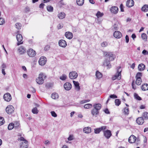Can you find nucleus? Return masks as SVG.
<instances>
[{"label":"nucleus","instance_id":"f03ea898","mask_svg":"<svg viewBox=\"0 0 148 148\" xmlns=\"http://www.w3.org/2000/svg\"><path fill=\"white\" fill-rule=\"evenodd\" d=\"M46 77V76L44 75L42 73H40L38 77L36 79L37 83L39 84H42L44 83V78H45Z\"/></svg>","mask_w":148,"mask_h":148},{"label":"nucleus","instance_id":"680f3d73","mask_svg":"<svg viewBox=\"0 0 148 148\" xmlns=\"http://www.w3.org/2000/svg\"><path fill=\"white\" fill-rule=\"evenodd\" d=\"M46 86L48 88L51 87V84L50 83H47L46 85Z\"/></svg>","mask_w":148,"mask_h":148},{"label":"nucleus","instance_id":"dca6fc26","mask_svg":"<svg viewBox=\"0 0 148 148\" xmlns=\"http://www.w3.org/2000/svg\"><path fill=\"white\" fill-rule=\"evenodd\" d=\"M121 67H119L117 70L116 74L115 75L119 79H120L121 78Z\"/></svg>","mask_w":148,"mask_h":148},{"label":"nucleus","instance_id":"2f4dec72","mask_svg":"<svg viewBox=\"0 0 148 148\" xmlns=\"http://www.w3.org/2000/svg\"><path fill=\"white\" fill-rule=\"evenodd\" d=\"M141 38L144 41H146L147 40V36L146 34L142 33L141 35Z\"/></svg>","mask_w":148,"mask_h":148},{"label":"nucleus","instance_id":"7ed1b4c3","mask_svg":"<svg viewBox=\"0 0 148 148\" xmlns=\"http://www.w3.org/2000/svg\"><path fill=\"white\" fill-rule=\"evenodd\" d=\"M103 55L105 57L109 58L110 61L114 60L116 58L115 55H113L112 52H104Z\"/></svg>","mask_w":148,"mask_h":148},{"label":"nucleus","instance_id":"c03bdc74","mask_svg":"<svg viewBox=\"0 0 148 148\" xmlns=\"http://www.w3.org/2000/svg\"><path fill=\"white\" fill-rule=\"evenodd\" d=\"M142 73L140 72L138 73L136 75V78H141V77L142 76Z\"/></svg>","mask_w":148,"mask_h":148},{"label":"nucleus","instance_id":"f257e3e1","mask_svg":"<svg viewBox=\"0 0 148 148\" xmlns=\"http://www.w3.org/2000/svg\"><path fill=\"white\" fill-rule=\"evenodd\" d=\"M94 108L91 110V114L93 116H96L99 114V110L101 109V106L100 104H95L93 106Z\"/></svg>","mask_w":148,"mask_h":148},{"label":"nucleus","instance_id":"ea45409f","mask_svg":"<svg viewBox=\"0 0 148 148\" xmlns=\"http://www.w3.org/2000/svg\"><path fill=\"white\" fill-rule=\"evenodd\" d=\"M103 14L101 13L100 11H98L96 14V16L97 18L101 17L103 16Z\"/></svg>","mask_w":148,"mask_h":148},{"label":"nucleus","instance_id":"052dcab7","mask_svg":"<svg viewBox=\"0 0 148 148\" xmlns=\"http://www.w3.org/2000/svg\"><path fill=\"white\" fill-rule=\"evenodd\" d=\"M68 139L69 140L71 141L73 139V136L70 135L68 138Z\"/></svg>","mask_w":148,"mask_h":148},{"label":"nucleus","instance_id":"6e6d98bb","mask_svg":"<svg viewBox=\"0 0 148 148\" xmlns=\"http://www.w3.org/2000/svg\"><path fill=\"white\" fill-rule=\"evenodd\" d=\"M125 40L126 43H128L129 42V38L127 35H126L125 37Z\"/></svg>","mask_w":148,"mask_h":148},{"label":"nucleus","instance_id":"49530a36","mask_svg":"<svg viewBox=\"0 0 148 148\" xmlns=\"http://www.w3.org/2000/svg\"><path fill=\"white\" fill-rule=\"evenodd\" d=\"M129 110L128 108H125L124 109V112L125 114H129Z\"/></svg>","mask_w":148,"mask_h":148},{"label":"nucleus","instance_id":"37998d69","mask_svg":"<svg viewBox=\"0 0 148 148\" xmlns=\"http://www.w3.org/2000/svg\"><path fill=\"white\" fill-rule=\"evenodd\" d=\"M66 78V76L65 74H63L62 75L60 76V79L62 80H64Z\"/></svg>","mask_w":148,"mask_h":148},{"label":"nucleus","instance_id":"de8ad7c7","mask_svg":"<svg viewBox=\"0 0 148 148\" xmlns=\"http://www.w3.org/2000/svg\"><path fill=\"white\" fill-rule=\"evenodd\" d=\"M101 129L99 128H96L95 129V134H99L101 132Z\"/></svg>","mask_w":148,"mask_h":148},{"label":"nucleus","instance_id":"a18cd8bd","mask_svg":"<svg viewBox=\"0 0 148 148\" xmlns=\"http://www.w3.org/2000/svg\"><path fill=\"white\" fill-rule=\"evenodd\" d=\"M143 116L146 119H148V113L146 112L143 113Z\"/></svg>","mask_w":148,"mask_h":148},{"label":"nucleus","instance_id":"e2e57ef3","mask_svg":"<svg viewBox=\"0 0 148 148\" xmlns=\"http://www.w3.org/2000/svg\"><path fill=\"white\" fill-rule=\"evenodd\" d=\"M101 129V130H105L106 129V126H101V127L99 128Z\"/></svg>","mask_w":148,"mask_h":148},{"label":"nucleus","instance_id":"f704fd0d","mask_svg":"<svg viewBox=\"0 0 148 148\" xmlns=\"http://www.w3.org/2000/svg\"><path fill=\"white\" fill-rule=\"evenodd\" d=\"M92 106L91 104L88 103L85 104L84 106V108L86 109H89L91 108Z\"/></svg>","mask_w":148,"mask_h":148},{"label":"nucleus","instance_id":"f8f14e48","mask_svg":"<svg viewBox=\"0 0 148 148\" xmlns=\"http://www.w3.org/2000/svg\"><path fill=\"white\" fill-rule=\"evenodd\" d=\"M136 140V137L134 135H131L129 138L128 142L130 143H134Z\"/></svg>","mask_w":148,"mask_h":148},{"label":"nucleus","instance_id":"0e129e2a","mask_svg":"<svg viewBox=\"0 0 148 148\" xmlns=\"http://www.w3.org/2000/svg\"><path fill=\"white\" fill-rule=\"evenodd\" d=\"M1 67L2 69H4L6 67V65L5 64L3 63L1 66Z\"/></svg>","mask_w":148,"mask_h":148},{"label":"nucleus","instance_id":"5701e85b","mask_svg":"<svg viewBox=\"0 0 148 148\" xmlns=\"http://www.w3.org/2000/svg\"><path fill=\"white\" fill-rule=\"evenodd\" d=\"M73 83L74 85L75 90L77 91H79L80 89V87L79 86V84L77 82L73 81Z\"/></svg>","mask_w":148,"mask_h":148},{"label":"nucleus","instance_id":"6ab92c4d","mask_svg":"<svg viewBox=\"0 0 148 148\" xmlns=\"http://www.w3.org/2000/svg\"><path fill=\"white\" fill-rule=\"evenodd\" d=\"M134 5V2L133 0H127L126 2V5L128 7H131Z\"/></svg>","mask_w":148,"mask_h":148},{"label":"nucleus","instance_id":"9d476101","mask_svg":"<svg viewBox=\"0 0 148 148\" xmlns=\"http://www.w3.org/2000/svg\"><path fill=\"white\" fill-rule=\"evenodd\" d=\"M58 44L59 45L62 47H65L67 45L66 42L64 40L61 39L59 41Z\"/></svg>","mask_w":148,"mask_h":148},{"label":"nucleus","instance_id":"4be33fe9","mask_svg":"<svg viewBox=\"0 0 148 148\" xmlns=\"http://www.w3.org/2000/svg\"><path fill=\"white\" fill-rule=\"evenodd\" d=\"M65 36L67 38L71 39L73 37V34L71 32H68L65 33Z\"/></svg>","mask_w":148,"mask_h":148},{"label":"nucleus","instance_id":"58836bf2","mask_svg":"<svg viewBox=\"0 0 148 148\" xmlns=\"http://www.w3.org/2000/svg\"><path fill=\"white\" fill-rule=\"evenodd\" d=\"M5 121L3 117L0 116V126L3 124Z\"/></svg>","mask_w":148,"mask_h":148},{"label":"nucleus","instance_id":"bb28decb","mask_svg":"<svg viewBox=\"0 0 148 148\" xmlns=\"http://www.w3.org/2000/svg\"><path fill=\"white\" fill-rule=\"evenodd\" d=\"M58 17L60 19H62L64 18L65 17V14L63 12H61L58 14Z\"/></svg>","mask_w":148,"mask_h":148},{"label":"nucleus","instance_id":"20e7f679","mask_svg":"<svg viewBox=\"0 0 148 148\" xmlns=\"http://www.w3.org/2000/svg\"><path fill=\"white\" fill-rule=\"evenodd\" d=\"M14 108L12 106L9 105L6 107V111L8 114H10L14 112Z\"/></svg>","mask_w":148,"mask_h":148},{"label":"nucleus","instance_id":"423d86ee","mask_svg":"<svg viewBox=\"0 0 148 148\" xmlns=\"http://www.w3.org/2000/svg\"><path fill=\"white\" fill-rule=\"evenodd\" d=\"M78 76L77 73L75 71H72L70 72L69 74V76L70 78L71 79H76Z\"/></svg>","mask_w":148,"mask_h":148},{"label":"nucleus","instance_id":"412c9836","mask_svg":"<svg viewBox=\"0 0 148 148\" xmlns=\"http://www.w3.org/2000/svg\"><path fill=\"white\" fill-rule=\"evenodd\" d=\"M20 148H27L28 141L25 140L24 142H21L20 144Z\"/></svg>","mask_w":148,"mask_h":148},{"label":"nucleus","instance_id":"603ef678","mask_svg":"<svg viewBox=\"0 0 148 148\" xmlns=\"http://www.w3.org/2000/svg\"><path fill=\"white\" fill-rule=\"evenodd\" d=\"M108 45V43L106 42H103L101 44V46L103 47H105L107 46Z\"/></svg>","mask_w":148,"mask_h":148},{"label":"nucleus","instance_id":"72a5a7b5","mask_svg":"<svg viewBox=\"0 0 148 148\" xmlns=\"http://www.w3.org/2000/svg\"><path fill=\"white\" fill-rule=\"evenodd\" d=\"M117 96L114 94H113V95H110L109 97L108 98L107 101H106V103H107L109 100H110V98H112V99H114V98H117Z\"/></svg>","mask_w":148,"mask_h":148},{"label":"nucleus","instance_id":"338daca9","mask_svg":"<svg viewBox=\"0 0 148 148\" xmlns=\"http://www.w3.org/2000/svg\"><path fill=\"white\" fill-rule=\"evenodd\" d=\"M86 103V100H84L81 101H80V103L81 104H82Z\"/></svg>","mask_w":148,"mask_h":148},{"label":"nucleus","instance_id":"4468645a","mask_svg":"<svg viewBox=\"0 0 148 148\" xmlns=\"http://www.w3.org/2000/svg\"><path fill=\"white\" fill-rule=\"evenodd\" d=\"M72 86L71 84L68 82L65 83L64 85V89L66 90H70Z\"/></svg>","mask_w":148,"mask_h":148},{"label":"nucleus","instance_id":"aec40b11","mask_svg":"<svg viewBox=\"0 0 148 148\" xmlns=\"http://www.w3.org/2000/svg\"><path fill=\"white\" fill-rule=\"evenodd\" d=\"M136 123L139 125H142L144 122V119L143 117H140L137 118L136 120Z\"/></svg>","mask_w":148,"mask_h":148},{"label":"nucleus","instance_id":"4c0bfd02","mask_svg":"<svg viewBox=\"0 0 148 148\" xmlns=\"http://www.w3.org/2000/svg\"><path fill=\"white\" fill-rule=\"evenodd\" d=\"M121 101L119 99H116L115 100V105L117 106H119L121 104Z\"/></svg>","mask_w":148,"mask_h":148},{"label":"nucleus","instance_id":"c85d7f7f","mask_svg":"<svg viewBox=\"0 0 148 148\" xmlns=\"http://www.w3.org/2000/svg\"><path fill=\"white\" fill-rule=\"evenodd\" d=\"M97 78L99 79L102 77V74L98 71H97L95 74Z\"/></svg>","mask_w":148,"mask_h":148},{"label":"nucleus","instance_id":"79ce46f5","mask_svg":"<svg viewBox=\"0 0 148 148\" xmlns=\"http://www.w3.org/2000/svg\"><path fill=\"white\" fill-rule=\"evenodd\" d=\"M47 9L48 11L50 12H53V7L50 5H48L47 6Z\"/></svg>","mask_w":148,"mask_h":148},{"label":"nucleus","instance_id":"6e6552de","mask_svg":"<svg viewBox=\"0 0 148 148\" xmlns=\"http://www.w3.org/2000/svg\"><path fill=\"white\" fill-rule=\"evenodd\" d=\"M3 98L7 101H10L12 99L11 95L9 93H7L4 95Z\"/></svg>","mask_w":148,"mask_h":148},{"label":"nucleus","instance_id":"8fccbe9b","mask_svg":"<svg viewBox=\"0 0 148 148\" xmlns=\"http://www.w3.org/2000/svg\"><path fill=\"white\" fill-rule=\"evenodd\" d=\"M63 26V25L62 23H60L59 24L58 26V29H60L62 28Z\"/></svg>","mask_w":148,"mask_h":148},{"label":"nucleus","instance_id":"1a4fd4ad","mask_svg":"<svg viewBox=\"0 0 148 148\" xmlns=\"http://www.w3.org/2000/svg\"><path fill=\"white\" fill-rule=\"evenodd\" d=\"M28 55L30 57H33L35 56L36 53L35 51L32 49H29L27 51Z\"/></svg>","mask_w":148,"mask_h":148},{"label":"nucleus","instance_id":"7c9ffc66","mask_svg":"<svg viewBox=\"0 0 148 148\" xmlns=\"http://www.w3.org/2000/svg\"><path fill=\"white\" fill-rule=\"evenodd\" d=\"M84 0H77V4L80 6L82 5L84 3Z\"/></svg>","mask_w":148,"mask_h":148},{"label":"nucleus","instance_id":"69168bd1","mask_svg":"<svg viewBox=\"0 0 148 148\" xmlns=\"http://www.w3.org/2000/svg\"><path fill=\"white\" fill-rule=\"evenodd\" d=\"M135 82V81L134 80H133V81H132V88L134 89H135L136 88L134 86V83Z\"/></svg>","mask_w":148,"mask_h":148},{"label":"nucleus","instance_id":"a878e982","mask_svg":"<svg viewBox=\"0 0 148 148\" xmlns=\"http://www.w3.org/2000/svg\"><path fill=\"white\" fill-rule=\"evenodd\" d=\"M142 90L145 91L148 90V84H143L141 87Z\"/></svg>","mask_w":148,"mask_h":148},{"label":"nucleus","instance_id":"4d7b16f0","mask_svg":"<svg viewBox=\"0 0 148 148\" xmlns=\"http://www.w3.org/2000/svg\"><path fill=\"white\" fill-rule=\"evenodd\" d=\"M30 90L33 93H34L36 92L35 89L33 87H31L30 88Z\"/></svg>","mask_w":148,"mask_h":148},{"label":"nucleus","instance_id":"b1692460","mask_svg":"<svg viewBox=\"0 0 148 148\" xmlns=\"http://www.w3.org/2000/svg\"><path fill=\"white\" fill-rule=\"evenodd\" d=\"M145 67V65L143 64H139L138 66V69L139 71H143L144 70Z\"/></svg>","mask_w":148,"mask_h":148},{"label":"nucleus","instance_id":"3c124183","mask_svg":"<svg viewBox=\"0 0 148 148\" xmlns=\"http://www.w3.org/2000/svg\"><path fill=\"white\" fill-rule=\"evenodd\" d=\"M120 9L121 10V12H123L124 11V6L122 3L120 5Z\"/></svg>","mask_w":148,"mask_h":148},{"label":"nucleus","instance_id":"774afa93","mask_svg":"<svg viewBox=\"0 0 148 148\" xmlns=\"http://www.w3.org/2000/svg\"><path fill=\"white\" fill-rule=\"evenodd\" d=\"M45 5V4L43 3H41L39 5V7L40 8H43L44 6Z\"/></svg>","mask_w":148,"mask_h":148},{"label":"nucleus","instance_id":"39448f33","mask_svg":"<svg viewBox=\"0 0 148 148\" xmlns=\"http://www.w3.org/2000/svg\"><path fill=\"white\" fill-rule=\"evenodd\" d=\"M16 38L18 42L17 43V45H19L23 44V42L22 41L23 40V37L22 35L20 34H18L17 35Z\"/></svg>","mask_w":148,"mask_h":148},{"label":"nucleus","instance_id":"9b49d317","mask_svg":"<svg viewBox=\"0 0 148 148\" xmlns=\"http://www.w3.org/2000/svg\"><path fill=\"white\" fill-rule=\"evenodd\" d=\"M17 124V125L16 126L15 124H14L13 123H10L8 125V129L9 130H12L14 127H15V128L17 127H18L19 125V123L17 122L16 123Z\"/></svg>","mask_w":148,"mask_h":148},{"label":"nucleus","instance_id":"cd10ccee","mask_svg":"<svg viewBox=\"0 0 148 148\" xmlns=\"http://www.w3.org/2000/svg\"><path fill=\"white\" fill-rule=\"evenodd\" d=\"M141 10L145 12H147L148 11V5L145 4L142 7L141 9Z\"/></svg>","mask_w":148,"mask_h":148},{"label":"nucleus","instance_id":"864d4df0","mask_svg":"<svg viewBox=\"0 0 148 148\" xmlns=\"http://www.w3.org/2000/svg\"><path fill=\"white\" fill-rule=\"evenodd\" d=\"M50 48V46L49 45H46L44 49L45 51H48Z\"/></svg>","mask_w":148,"mask_h":148},{"label":"nucleus","instance_id":"a211bd4d","mask_svg":"<svg viewBox=\"0 0 148 148\" xmlns=\"http://www.w3.org/2000/svg\"><path fill=\"white\" fill-rule=\"evenodd\" d=\"M110 11L112 13L116 14L118 13L119 9L116 6H112L111 8Z\"/></svg>","mask_w":148,"mask_h":148},{"label":"nucleus","instance_id":"0eeeda50","mask_svg":"<svg viewBox=\"0 0 148 148\" xmlns=\"http://www.w3.org/2000/svg\"><path fill=\"white\" fill-rule=\"evenodd\" d=\"M46 58L44 56L40 58L38 61V63L40 65L43 66L44 65L46 62Z\"/></svg>","mask_w":148,"mask_h":148},{"label":"nucleus","instance_id":"c9c22d12","mask_svg":"<svg viewBox=\"0 0 148 148\" xmlns=\"http://www.w3.org/2000/svg\"><path fill=\"white\" fill-rule=\"evenodd\" d=\"M142 82V81L141 78H136V83L137 85H140Z\"/></svg>","mask_w":148,"mask_h":148},{"label":"nucleus","instance_id":"473e14b6","mask_svg":"<svg viewBox=\"0 0 148 148\" xmlns=\"http://www.w3.org/2000/svg\"><path fill=\"white\" fill-rule=\"evenodd\" d=\"M15 27L17 29H21L22 27V25L19 23H16Z\"/></svg>","mask_w":148,"mask_h":148},{"label":"nucleus","instance_id":"09e8293b","mask_svg":"<svg viewBox=\"0 0 148 148\" xmlns=\"http://www.w3.org/2000/svg\"><path fill=\"white\" fill-rule=\"evenodd\" d=\"M51 113L52 116L55 117H56L57 116V114L54 111H51Z\"/></svg>","mask_w":148,"mask_h":148},{"label":"nucleus","instance_id":"c756f323","mask_svg":"<svg viewBox=\"0 0 148 148\" xmlns=\"http://www.w3.org/2000/svg\"><path fill=\"white\" fill-rule=\"evenodd\" d=\"M51 97L53 99H57L59 97L58 94L56 93H53L51 95Z\"/></svg>","mask_w":148,"mask_h":148},{"label":"nucleus","instance_id":"13d9d810","mask_svg":"<svg viewBox=\"0 0 148 148\" xmlns=\"http://www.w3.org/2000/svg\"><path fill=\"white\" fill-rule=\"evenodd\" d=\"M4 22V20L3 18H0V25H2Z\"/></svg>","mask_w":148,"mask_h":148},{"label":"nucleus","instance_id":"f3484780","mask_svg":"<svg viewBox=\"0 0 148 148\" xmlns=\"http://www.w3.org/2000/svg\"><path fill=\"white\" fill-rule=\"evenodd\" d=\"M18 51L20 55H22L25 52V49L23 46H21L18 48Z\"/></svg>","mask_w":148,"mask_h":148},{"label":"nucleus","instance_id":"e433bc0d","mask_svg":"<svg viewBox=\"0 0 148 148\" xmlns=\"http://www.w3.org/2000/svg\"><path fill=\"white\" fill-rule=\"evenodd\" d=\"M32 112L34 114H37L39 111L37 108L35 107L32 109Z\"/></svg>","mask_w":148,"mask_h":148},{"label":"nucleus","instance_id":"5fc2aeb1","mask_svg":"<svg viewBox=\"0 0 148 148\" xmlns=\"http://www.w3.org/2000/svg\"><path fill=\"white\" fill-rule=\"evenodd\" d=\"M110 64V62L109 61L107 60H105L104 62V65L105 66H106L107 65H108Z\"/></svg>","mask_w":148,"mask_h":148},{"label":"nucleus","instance_id":"a19ab883","mask_svg":"<svg viewBox=\"0 0 148 148\" xmlns=\"http://www.w3.org/2000/svg\"><path fill=\"white\" fill-rule=\"evenodd\" d=\"M134 96L135 98L136 99L138 100H141V98L139 97L137 94L135 93L134 95Z\"/></svg>","mask_w":148,"mask_h":148},{"label":"nucleus","instance_id":"2eb2a0df","mask_svg":"<svg viewBox=\"0 0 148 148\" xmlns=\"http://www.w3.org/2000/svg\"><path fill=\"white\" fill-rule=\"evenodd\" d=\"M114 37L116 38H120L121 37L122 35L120 32L116 31L114 32Z\"/></svg>","mask_w":148,"mask_h":148},{"label":"nucleus","instance_id":"ddd939ff","mask_svg":"<svg viewBox=\"0 0 148 148\" xmlns=\"http://www.w3.org/2000/svg\"><path fill=\"white\" fill-rule=\"evenodd\" d=\"M104 134L105 137L107 139L109 138L112 135L111 131L109 130H107L104 131Z\"/></svg>","mask_w":148,"mask_h":148},{"label":"nucleus","instance_id":"bf43d9fd","mask_svg":"<svg viewBox=\"0 0 148 148\" xmlns=\"http://www.w3.org/2000/svg\"><path fill=\"white\" fill-rule=\"evenodd\" d=\"M142 53L144 55H147L148 54V51L145 50L144 49L142 51Z\"/></svg>","mask_w":148,"mask_h":148},{"label":"nucleus","instance_id":"393cba45","mask_svg":"<svg viewBox=\"0 0 148 148\" xmlns=\"http://www.w3.org/2000/svg\"><path fill=\"white\" fill-rule=\"evenodd\" d=\"M91 128L90 127H85L83 129V131L86 134H89L91 132Z\"/></svg>","mask_w":148,"mask_h":148}]
</instances>
